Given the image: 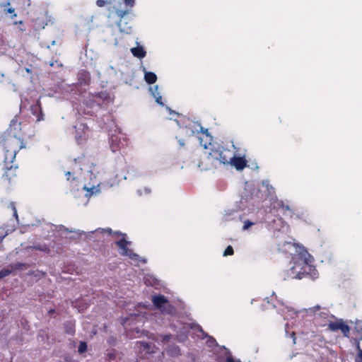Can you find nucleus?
I'll use <instances>...</instances> for the list:
<instances>
[{"instance_id":"nucleus-38","label":"nucleus","mask_w":362,"mask_h":362,"mask_svg":"<svg viewBox=\"0 0 362 362\" xmlns=\"http://www.w3.org/2000/svg\"><path fill=\"white\" fill-rule=\"evenodd\" d=\"M187 338V334H185L184 336H179L178 337V340L180 341H183L185 340V339Z\"/></svg>"},{"instance_id":"nucleus-7","label":"nucleus","mask_w":362,"mask_h":362,"mask_svg":"<svg viewBox=\"0 0 362 362\" xmlns=\"http://www.w3.org/2000/svg\"><path fill=\"white\" fill-rule=\"evenodd\" d=\"M75 128V138L78 144L86 141L89 135L90 129L83 122H78L74 126Z\"/></svg>"},{"instance_id":"nucleus-46","label":"nucleus","mask_w":362,"mask_h":362,"mask_svg":"<svg viewBox=\"0 0 362 362\" xmlns=\"http://www.w3.org/2000/svg\"><path fill=\"white\" fill-rule=\"evenodd\" d=\"M3 237H0V242L2 240Z\"/></svg>"},{"instance_id":"nucleus-10","label":"nucleus","mask_w":362,"mask_h":362,"mask_svg":"<svg viewBox=\"0 0 362 362\" xmlns=\"http://www.w3.org/2000/svg\"><path fill=\"white\" fill-rule=\"evenodd\" d=\"M136 346L139 349V354H144L145 355L156 353L158 349L156 345L143 341H136Z\"/></svg>"},{"instance_id":"nucleus-1","label":"nucleus","mask_w":362,"mask_h":362,"mask_svg":"<svg viewBox=\"0 0 362 362\" xmlns=\"http://www.w3.org/2000/svg\"><path fill=\"white\" fill-rule=\"evenodd\" d=\"M206 141L205 142L203 141L202 138L199 139L201 146L205 149H210L208 156L201 160L198 164L201 170L216 169L218 164H230L233 156L230 151L221 149V148H214V145L211 144L212 137L209 134H206Z\"/></svg>"},{"instance_id":"nucleus-45","label":"nucleus","mask_w":362,"mask_h":362,"mask_svg":"<svg viewBox=\"0 0 362 362\" xmlns=\"http://www.w3.org/2000/svg\"><path fill=\"white\" fill-rule=\"evenodd\" d=\"M26 71H27V72H30V69H27Z\"/></svg>"},{"instance_id":"nucleus-43","label":"nucleus","mask_w":362,"mask_h":362,"mask_svg":"<svg viewBox=\"0 0 362 362\" xmlns=\"http://www.w3.org/2000/svg\"><path fill=\"white\" fill-rule=\"evenodd\" d=\"M109 234H110L112 233V230L110 228H107V230H105Z\"/></svg>"},{"instance_id":"nucleus-15","label":"nucleus","mask_w":362,"mask_h":362,"mask_svg":"<svg viewBox=\"0 0 362 362\" xmlns=\"http://www.w3.org/2000/svg\"><path fill=\"white\" fill-rule=\"evenodd\" d=\"M166 352L171 357H177L181 355L180 347L176 344L169 345L166 348Z\"/></svg>"},{"instance_id":"nucleus-22","label":"nucleus","mask_w":362,"mask_h":362,"mask_svg":"<svg viewBox=\"0 0 362 362\" xmlns=\"http://www.w3.org/2000/svg\"><path fill=\"white\" fill-rule=\"evenodd\" d=\"M35 248L36 250H37L42 251V252H49V247L46 244H42V245L38 244V245L35 246Z\"/></svg>"},{"instance_id":"nucleus-29","label":"nucleus","mask_w":362,"mask_h":362,"mask_svg":"<svg viewBox=\"0 0 362 362\" xmlns=\"http://www.w3.org/2000/svg\"><path fill=\"white\" fill-rule=\"evenodd\" d=\"M153 96L156 98V101L158 104L163 105V103L162 101V96L160 95L159 93H153Z\"/></svg>"},{"instance_id":"nucleus-24","label":"nucleus","mask_w":362,"mask_h":362,"mask_svg":"<svg viewBox=\"0 0 362 362\" xmlns=\"http://www.w3.org/2000/svg\"><path fill=\"white\" fill-rule=\"evenodd\" d=\"M12 272V269H3L0 270V279H3L4 277H6L8 276Z\"/></svg>"},{"instance_id":"nucleus-13","label":"nucleus","mask_w":362,"mask_h":362,"mask_svg":"<svg viewBox=\"0 0 362 362\" xmlns=\"http://www.w3.org/2000/svg\"><path fill=\"white\" fill-rule=\"evenodd\" d=\"M230 164L234 166L236 170H241L246 167L247 160L244 157H237L233 154Z\"/></svg>"},{"instance_id":"nucleus-2","label":"nucleus","mask_w":362,"mask_h":362,"mask_svg":"<svg viewBox=\"0 0 362 362\" xmlns=\"http://www.w3.org/2000/svg\"><path fill=\"white\" fill-rule=\"evenodd\" d=\"M1 145L4 149V163L6 171L4 176L10 182L12 177L16 176L15 172L17 167H13L11 163L16 158V153L21 148H25L24 138H20L18 136L7 134L1 140Z\"/></svg>"},{"instance_id":"nucleus-9","label":"nucleus","mask_w":362,"mask_h":362,"mask_svg":"<svg viewBox=\"0 0 362 362\" xmlns=\"http://www.w3.org/2000/svg\"><path fill=\"white\" fill-rule=\"evenodd\" d=\"M328 328L333 332L340 330L346 337H348L349 335L350 327L348 325L345 324L341 319L334 322H330L328 324Z\"/></svg>"},{"instance_id":"nucleus-44","label":"nucleus","mask_w":362,"mask_h":362,"mask_svg":"<svg viewBox=\"0 0 362 362\" xmlns=\"http://www.w3.org/2000/svg\"><path fill=\"white\" fill-rule=\"evenodd\" d=\"M182 131H186V132H187V129H186V127H185V128H182Z\"/></svg>"},{"instance_id":"nucleus-16","label":"nucleus","mask_w":362,"mask_h":362,"mask_svg":"<svg viewBox=\"0 0 362 362\" xmlns=\"http://www.w3.org/2000/svg\"><path fill=\"white\" fill-rule=\"evenodd\" d=\"M132 54L139 59H142L146 57V52L144 50L142 46H137L131 49Z\"/></svg>"},{"instance_id":"nucleus-35","label":"nucleus","mask_w":362,"mask_h":362,"mask_svg":"<svg viewBox=\"0 0 362 362\" xmlns=\"http://www.w3.org/2000/svg\"><path fill=\"white\" fill-rule=\"evenodd\" d=\"M226 362H241L240 361H235L232 356H228Z\"/></svg>"},{"instance_id":"nucleus-8","label":"nucleus","mask_w":362,"mask_h":362,"mask_svg":"<svg viewBox=\"0 0 362 362\" xmlns=\"http://www.w3.org/2000/svg\"><path fill=\"white\" fill-rule=\"evenodd\" d=\"M152 303L163 313H169L167 308H172L168 299L163 295L153 296L152 297Z\"/></svg>"},{"instance_id":"nucleus-17","label":"nucleus","mask_w":362,"mask_h":362,"mask_svg":"<svg viewBox=\"0 0 362 362\" xmlns=\"http://www.w3.org/2000/svg\"><path fill=\"white\" fill-rule=\"evenodd\" d=\"M273 207L274 209L281 210L283 214H285L286 211H291L290 206L288 204H285L284 202L281 200L276 201Z\"/></svg>"},{"instance_id":"nucleus-12","label":"nucleus","mask_w":362,"mask_h":362,"mask_svg":"<svg viewBox=\"0 0 362 362\" xmlns=\"http://www.w3.org/2000/svg\"><path fill=\"white\" fill-rule=\"evenodd\" d=\"M30 110L32 114L36 117L37 122L44 120V114L40 100H37L35 104L31 105Z\"/></svg>"},{"instance_id":"nucleus-32","label":"nucleus","mask_w":362,"mask_h":362,"mask_svg":"<svg viewBox=\"0 0 362 362\" xmlns=\"http://www.w3.org/2000/svg\"><path fill=\"white\" fill-rule=\"evenodd\" d=\"M303 262H304V264L305 265V267H308L310 271L312 270V269L315 270V268H313V267L310 264H309V259H308V258L305 257Z\"/></svg>"},{"instance_id":"nucleus-26","label":"nucleus","mask_w":362,"mask_h":362,"mask_svg":"<svg viewBox=\"0 0 362 362\" xmlns=\"http://www.w3.org/2000/svg\"><path fill=\"white\" fill-rule=\"evenodd\" d=\"M111 4H112L111 1H106V0H97L96 1V5L98 7H103L106 5Z\"/></svg>"},{"instance_id":"nucleus-41","label":"nucleus","mask_w":362,"mask_h":362,"mask_svg":"<svg viewBox=\"0 0 362 362\" xmlns=\"http://www.w3.org/2000/svg\"><path fill=\"white\" fill-rule=\"evenodd\" d=\"M54 312H55V310H54V309H50V310L48 311L49 314H50V315L53 314Z\"/></svg>"},{"instance_id":"nucleus-34","label":"nucleus","mask_w":362,"mask_h":362,"mask_svg":"<svg viewBox=\"0 0 362 362\" xmlns=\"http://www.w3.org/2000/svg\"><path fill=\"white\" fill-rule=\"evenodd\" d=\"M66 176L67 177L66 179L67 180H71V181H76V177H74L71 172H67L66 173Z\"/></svg>"},{"instance_id":"nucleus-6","label":"nucleus","mask_w":362,"mask_h":362,"mask_svg":"<svg viewBox=\"0 0 362 362\" xmlns=\"http://www.w3.org/2000/svg\"><path fill=\"white\" fill-rule=\"evenodd\" d=\"M8 134L18 136L20 138H24L27 135L26 124L21 120L20 116L16 115L11 119Z\"/></svg>"},{"instance_id":"nucleus-11","label":"nucleus","mask_w":362,"mask_h":362,"mask_svg":"<svg viewBox=\"0 0 362 362\" xmlns=\"http://www.w3.org/2000/svg\"><path fill=\"white\" fill-rule=\"evenodd\" d=\"M110 148L112 152L119 151L125 145L126 141L121 140L120 137L117 135H112L110 137Z\"/></svg>"},{"instance_id":"nucleus-42","label":"nucleus","mask_w":362,"mask_h":362,"mask_svg":"<svg viewBox=\"0 0 362 362\" xmlns=\"http://www.w3.org/2000/svg\"><path fill=\"white\" fill-rule=\"evenodd\" d=\"M303 255H304L305 256V255H308V258H310V255L308 253V252H307V251H305V250L304 251Z\"/></svg>"},{"instance_id":"nucleus-40","label":"nucleus","mask_w":362,"mask_h":362,"mask_svg":"<svg viewBox=\"0 0 362 362\" xmlns=\"http://www.w3.org/2000/svg\"><path fill=\"white\" fill-rule=\"evenodd\" d=\"M4 78V74H0V82H2L3 81V78Z\"/></svg>"},{"instance_id":"nucleus-14","label":"nucleus","mask_w":362,"mask_h":362,"mask_svg":"<svg viewBox=\"0 0 362 362\" xmlns=\"http://www.w3.org/2000/svg\"><path fill=\"white\" fill-rule=\"evenodd\" d=\"M78 83L81 85H88L90 81V75L88 71L82 70L78 74Z\"/></svg>"},{"instance_id":"nucleus-4","label":"nucleus","mask_w":362,"mask_h":362,"mask_svg":"<svg viewBox=\"0 0 362 362\" xmlns=\"http://www.w3.org/2000/svg\"><path fill=\"white\" fill-rule=\"evenodd\" d=\"M115 234L122 236V238L115 242V245L119 247V253L122 256H127L129 259L142 262L143 264L146 263V260L144 258H141L138 254L134 253L131 249L128 248V246L131 245V242L126 240V234L119 232L115 233Z\"/></svg>"},{"instance_id":"nucleus-33","label":"nucleus","mask_w":362,"mask_h":362,"mask_svg":"<svg viewBox=\"0 0 362 362\" xmlns=\"http://www.w3.org/2000/svg\"><path fill=\"white\" fill-rule=\"evenodd\" d=\"M14 24L15 25H19V27H18L19 30H21L22 31L25 30L23 21H15Z\"/></svg>"},{"instance_id":"nucleus-20","label":"nucleus","mask_w":362,"mask_h":362,"mask_svg":"<svg viewBox=\"0 0 362 362\" xmlns=\"http://www.w3.org/2000/svg\"><path fill=\"white\" fill-rule=\"evenodd\" d=\"M7 208L11 211V212L13 213V216L15 218L16 221L18 223V216L15 202H10L9 204L8 205Z\"/></svg>"},{"instance_id":"nucleus-23","label":"nucleus","mask_w":362,"mask_h":362,"mask_svg":"<svg viewBox=\"0 0 362 362\" xmlns=\"http://www.w3.org/2000/svg\"><path fill=\"white\" fill-rule=\"evenodd\" d=\"M358 353L355 358L354 362H362V349L360 348L359 342L357 341Z\"/></svg>"},{"instance_id":"nucleus-27","label":"nucleus","mask_w":362,"mask_h":362,"mask_svg":"<svg viewBox=\"0 0 362 362\" xmlns=\"http://www.w3.org/2000/svg\"><path fill=\"white\" fill-rule=\"evenodd\" d=\"M234 254V250L232 246L228 245L223 252V256L233 255Z\"/></svg>"},{"instance_id":"nucleus-48","label":"nucleus","mask_w":362,"mask_h":362,"mask_svg":"<svg viewBox=\"0 0 362 362\" xmlns=\"http://www.w3.org/2000/svg\"><path fill=\"white\" fill-rule=\"evenodd\" d=\"M315 308H317L318 309L320 308L319 305L315 306Z\"/></svg>"},{"instance_id":"nucleus-39","label":"nucleus","mask_w":362,"mask_h":362,"mask_svg":"<svg viewBox=\"0 0 362 362\" xmlns=\"http://www.w3.org/2000/svg\"><path fill=\"white\" fill-rule=\"evenodd\" d=\"M148 339H151L152 340L156 341L157 339L155 337V335L153 334H151L149 336H148Z\"/></svg>"},{"instance_id":"nucleus-5","label":"nucleus","mask_w":362,"mask_h":362,"mask_svg":"<svg viewBox=\"0 0 362 362\" xmlns=\"http://www.w3.org/2000/svg\"><path fill=\"white\" fill-rule=\"evenodd\" d=\"M110 103H112L110 95L106 90L91 94L88 98L85 100V104L90 107H93L95 105L101 107L103 105H107Z\"/></svg>"},{"instance_id":"nucleus-47","label":"nucleus","mask_w":362,"mask_h":362,"mask_svg":"<svg viewBox=\"0 0 362 362\" xmlns=\"http://www.w3.org/2000/svg\"><path fill=\"white\" fill-rule=\"evenodd\" d=\"M78 159H74V162L76 163Z\"/></svg>"},{"instance_id":"nucleus-19","label":"nucleus","mask_w":362,"mask_h":362,"mask_svg":"<svg viewBox=\"0 0 362 362\" xmlns=\"http://www.w3.org/2000/svg\"><path fill=\"white\" fill-rule=\"evenodd\" d=\"M144 79L148 84H153L157 81V76L155 73L147 71L144 74Z\"/></svg>"},{"instance_id":"nucleus-3","label":"nucleus","mask_w":362,"mask_h":362,"mask_svg":"<svg viewBox=\"0 0 362 362\" xmlns=\"http://www.w3.org/2000/svg\"><path fill=\"white\" fill-rule=\"evenodd\" d=\"M126 9H119L116 8L115 6H112L108 8V13L107 15V18L110 21L112 19H114L115 17L117 19L115 21L117 26L119 28L120 32L122 33H129V30L131 28H124L122 25V18L128 15L132 10L133 7L135 5V0H122Z\"/></svg>"},{"instance_id":"nucleus-36","label":"nucleus","mask_w":362,"mask_h":362,"mask_svg":"<svg viewBox=\"0 0 362 362\" xmlns=\"http://www.w3.org/2000/svg\"><path fill=\"white\" fill-rule=\"evenodd\" d=\"M177 141L180 147H183L185 146V140L183 139H179Z\"/></svg>"},{"instance_id":"nucleus-28","label":"nucleus","mask_w":362,"mask_h":362,"mask_svg":"<svg viewBox=\"0 0 362 362\" xmlns=\"http://www.w3.org/2000/svg\"><path fill=\"white\" fill-rule=\"evenodd\" d=\"M159 337L161 338V341L163 343H166L169 341V340L172 338L171 334H160Z\"/></svg>"},{"instance_id":"nucleus-30","label":"nucleus","mask_w":362,"mask_h":362,"mask_svg":"<svg viewBox=\"0 0 362 362\" xmlns=\"http://www.w3.org/2000/svg\"><path fill=\"white\" fill-rule=\"evenodd\" d=\"M254 224H255V223L250 221V220H246L244 221V225H243V229L244 230H247L250 226H253Z\"/></svg>"},{"instance_id":"nucleus-25","label":"nucleus","mask_w":362,"mask_h":362,"mask_svg":"<svg viewBox=\"0 0 362 362\" xmlns=\"http://www.w3.org/2000/svg\"><path fill=\"white\" fill-rule=\"evenodd\" d=\"M87 350V344L85 341H81L78 346V351L80 354L85 352Z\"/></svg>"},{"instance_id":"nucleus-21","label":"nucleus","mask_w":362,"mask_h":362,"mask_svg":"<svg viewBox=\"0 0 362 362\" xmlns=\"http://www.w3.org/2000/svg\"><path fill=\"white\" fill-rule=\"evenodd\" d=\"M65 331L69 334H74V324H73L71 322H67L65 324Z\"/></svg>"},{"instance_id":"nucleus-37","label":"nucleus","mask_w":362,"mask_h":362,"mask_svg":"<svg viewBox=\"0 0 362 362\" xmlns=\"http://www.w3.org/2000/svg\"><path fill=\"white\" fill-rule=\"evenodd\" d=\"M107 356L109 359H114L115 358V353H109L107 354Z\"/></svg>"},{"instance_id":"nucleus-31","label":"nucleus","mask_w":362,"mask_h":362,"mask_svg":"<svg viewBox=\"0 0 362 362\" xmlns=\"http://www.w3.org/2000/svg\"><path fill=\"white\" fill-rule=\"evenodd\" d=\"M24 266H25V264L20 263V262L14 264L13 265H11L12 269H21Z\"/></svg>"},{"instance_id":"nucleus-18","label":"nucleus","mask_w":362,"mask_h":362,"mask_svg":"<svg viewBox=\"0 0 362 362\" xmlns=\"http://www.w3.org/2000/svg\"><path fill=\"white\" fill-rule=\"evenodd\" d=\"M10 6V2L1 4H0V9L5 14H11V18L16 17V13H15V9L13 8H8V6Z\"/></svg>"}]
</instances>
